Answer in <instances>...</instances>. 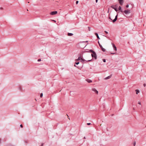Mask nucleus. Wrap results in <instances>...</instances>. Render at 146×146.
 <instances>
[{"instance_id": "nucleus-1", "label": "nucleus", "mask_w": 146, "mask_h": 146, "mask_svg": "<svg viewBox=\"0 0 146 146\" xmlns=\"http://www.w3.org/2000/svg\"><path fill=\"white\" fill-rule=\"evenodd\" d=\"M111 53L112 54H115L117 50V48L116 46H113L112 48L110 49Z\"/></svg>"}, {"instance_id": "nucleus-2", "label": "nucleus", "mask_w": 146, "mask_h": 146, "mask_svg": "<svg viewBox=\"0 0 146 146\" xmlns=\"http://www.w3.org/2000/svg\"><path fill=\"white\" fill-rule=\"evenodd\" d=\"M88 41H86L80 42L78 43V44L80 45H82V44L83 43V44L85 45L86 46L88 44Z\"/></svg>"}, {"instance_id": "nucleus-3", "label": "nucleus", "mask_w": 146, "mask_h": 146, "mask_svg": "<svg viewBox=\"0 0 146 146\" xmlns=\"http://www.w3.org/2000/svg\"><path fill=\"white\" fill-rule=\"evenodd\" d=\"M117 15H118L117 14V15L115 16V19L113 20L112 19H111L110 17H109V18L112 21L113 23H114L116 21L117 19Z\"/></svg>"}, {"instance_id": "nucleus-4", "label": "nucleus", "mask_w": 146, "mask_h": 146, "mask_svg": "<svg viewBox=\"0 0 146 146\" xmlns=\"http://www.w3.org/2000/svg\"><path fill=\"white\" fill-rule=\"evenodd\" d=\"M123 13H125L126 15H127L130 13V10H125L123 11Z\"/></svg>"}, {"instance_id": "nucleus-5", "label": "nucleus", "mask_w": 146, "mask_h": 146, "mask_svg": "<svg viewBox=\"0 0 146 146\" xmlns=\"http://www.w3.org/2000/svg\"><path fill=\"white\" fill-rule=\"evenodd\" d=\"M91 55H92V57H94L95 59H96V58H97L96 55V53L95 52H93V53H92Z\"/></svg>"}, {"instance_id": "nucleus-6", "label": "nucleus", "mask_w": 146, "mask_h": 146, "mask_svg": "<svg viewBox=\"0 0 146 146\" xmlns=\"http://www.w3.org/2000/svg\"><path fill=\"white\" fill-rule=\"evenodd\" d=\"M119 4L121 5H123V2H124V0H118Z\"/></svg>"}, {"instance_id": "nucleus-7", "label": "nucleus", "mask_w": 146, "mask_h": 146, "mask_svg": "<svg viewBox=\"0 0 146 146\" xmlns=\"http://www.w3.org/2000/svg\"><path fill=\"white\" fill-rule=\"evenodd\" d=\"M57 13V11H53L51 12L50 13V14L52 15H53L56 14Z\"/></svg>"}, {"instance_id": "nucleus-8", "label": "nucleus", "mask_w": 146, "mask_h": 146, "mask_svg": "<svg viewBox=\"0 0 146 146\" xmlns=\"http://www.w3.org/2000/svg\"><path fill=\"white\" fill-rule=\"evenodd\" d=\"M111 7L114 9L117 12V11L118 10L117 8L114 7V5H113L111 6Z\"/></svg>"}, {"instance_id": "nucleus-9", "label": "nucleus", "mask_w": 146, "mask_h": 146, "mask_svg": "<svg viewBox=\"0 0 146 146\" xmlns=\"http://www.w3.org/2000/svg\"><path fill=\"white\" fill-rule=\"evenodd\" d=\"M92 90L95 92L97 94H98V91L95 88H93L92 89Z\"/></svg>"}, {"instance_id": "nucleus-10", "label": "nucleus", "mask_w": 146, "mask_h": 146, "mask_svg": "<svg viewBox=\"0 0 146 146\" xmlns=\"http://www.w3.org/2000/svg\"><path fill=\"white\" fill-rule=\"evenodd\" d=\"M82 60L83 61H84L85 60H84L83 59H82V58H81V57H78V58L77 59V60Z\"/></svg>"}, {"instance_id": "nucleus-11", "label": "nucleus", "mask_w": 146, "mask_h": 146, "mask_svg": "<svg viewBox=\"0 0 146 146\" xmlns=\"http://www.w3.org/2000/svg\"><path fill=\"white\" fill-rule=\"evenodd\" d=\"M118 10L120 11L122 13H123V11L121 9V7L120 6H119L118 8Z\"/></svg>"}, {"instance_id": "nucleus-12", "label": "nucleus", "mask_w": 146, "mask_h": 146, "mask_svg": "<svg viewBox=\"0 0 146 146\" xmlns=\"http://www.w3.org/2000/svg\"><path fill=\"white\" fill-rule=\"evenodd\" d=\"M95 34L96 36L98 39H100V38L98 36V34L97 33H95Z\"/></svg>"}, {"instance_id": "nucleus-13", "label": "nucleus", "mask_w": 146, "mask_h": 146, "mask_svg": "<svg viewBox=\"0 0 146 146\" xmlns=\"http://www.w3.org/2000/svg\"><path fill=\"white\" fill-rule=\"evenodd\" d=\"M86 80L88 83H90L92 82V81L90 79H87Z\"/></svg>"}, {"instance_id": "nucleus-14", "label": "nucleus", "mask_w": 146, "mask_h": 146, "mask_svg": "<svg viewBox=\"0 0 146 146\" xmlns=\"http://www.w3.org/2000/svg\"><path fill=\"white\" fill-rule=\"evenodd\" d=\"M111 76L110 75V76H109L108 77L106 78H105V79L106 80L108 79H110L111 78Z\"/></svg>"}, {"instance_id": "nucleus-15", "label": "nucleus", "mask_w": 146, "mask_h": 146, "mask_svg": "<svg viewBox=\"0 0 146 146\" xmlns=\"http://www.w3.org/2000/svg\"><path fill=\"white\" fill-rule=\"evenodd\" d=\"M73 35V34L72 33H68V35L69 36H72Z\"/></svg>"}, {"instance_id": "nucleus-16", "label": "nucleus", "mask_w": 146, "mask_h": 146, "mask_svg": "<svg viewBox=\"0 0 146 146\" xmlns=\"http://www.w3.org/2000/svg\"><path fill=\"white\" fill-rule=\"evenodd\" d=\"M100 47H101V48L102 50L104 51V52H105V49L104 48H103L102 46H100Z\"/></svg>"}, {"instance_id": "nucleus-17", "label": "nucleus", "mask_w": 146, "mask_h": 146, "mask_svg": "<svg viewBox=\"0 0 146 146\" xmlns=\"http://www.w3.org/2000/svg\"><path fill=\"white\" fill-rule=\"evenodd\" d=\"M135 91L136 92V94H138V93H139V90H135Z\"/></svg>"}, {"instance_id": "nucleus-18", "label": "nucleus", "mask_w": 146, "mask_h": 146, "mask_svg": "<svg viewBox=\"0 0 146 146\" xmlns=\"http://www.w3.org/2000/svg\"><path fill=\"white\" fill-rule=\"evenodd\" d=\"M90 51L91 52H92V53H93V52H94V51H93V50H90Z\"/></svg>"}, {"instance_id": "nucleus-19", "label": "nucleus", "mask_w": 146, "mask_h": 146, "mask_svg": "<svg viewBox=\"0 0 146 146\" xmlns=\"http://www.w3.org/2000/svg\"><path fill=\"white\" fill-rule=\"evenodd\" d=\"M43 96V94L42 93H41L40 94V97L41 98Z\"/></svg>"}, {"instance_id": "nucleus-20", "label": "nucleus", "mask_w": 146, "mask_h": 146, "mask_svg": "<svg viewBox=\"0 0 146 146\" xmlns=\"http://www.w3.org/2000/svg\"><path fill=\"white\" fill-rule=\"evenodd\" d=\"M88 30L89 31H90V29H91L90 27H88Z\"/></svg>"}, {"instance_id": "nucleus-21", "label": "nucleus", "mask_w": 146, "mask_h": 146, "mask_svg": "<svg viewBox=\"0 0 146 146\" xmlns=\"http://www.w3.org/2000/svg\"><path fill=\"white\" fill-rule=\"evenodd\" d=\"M136 144V142L135 141L133 143V145L134 146H135Z\"/></svg>"}, {"instance_id": "nucleus-22", "label": "nucleus", "mask_w": 146, "mask_h": 146, "mask_svg": "<svg viewBox=\"0 0 146 146\" xmlns=\"http://www.w3.org/2000/svg\"><path fill=\"white\" fill-rule=\"evenodd\" d=\"M114 7H115L116 8H117V5H114Z\"/></svg>"}, {"instance_id": "nucleus-23", "label": "nucleus", "mask_w": 146, "mask_h": 146, "mask_svg": "<svg viewBox=\"0 0 146 146\" xmlns=\"http://www.w3.org/2000/svg\"><path fill=\"white\" fill-rule=\"evenodd\" d=\"M126 8H128L129 7V5H127L126 6Z\"/></svg>"}, {"instance_id": "nucleus-24", "label": "nucleus", "mask_w": 146, "mask_h": 146, "mask_svg": "<svg viewBox=\"0 0 146 146\" xmlns=\"http://www.w3.org/2000/svg\"><path fill=\"white\" fill-rule=\"evenodd\" d=\"M78 3V1H76V4H77Z\"/></svg>"}, {"instance_id": "nucleus-25", "label": "nucleus", "mask_w": 146, "mask_h": 146, "mask_svg": "<svg viewBox=\"0 0 146 146\" xmlns=\"http://www.w3.org/2000/svg\"><path fill=\"white\" fill-rule=\"evenodd\" d=\"M103 61L104 62H106V60L105 59H103Z\"/></svg>"}, {"instance_id": "nucleus-26", "label": "nucleus", "mask_w": 146, "mask_h": 146, "mask_svg": "<svg viewBox=\"0 0 146 146\" xmlns=\"http://www.w3.org/2000/svg\"><path fill=\"white\" fill-rule=\"evenodd\" d=\"M91 124V123H87V125H90Z\"/></svg>"}, {"instance_id": "nucleus-27", "label": "nucleus", "mask_w": 146, "mask_h": 146, "mask_svg": "<svg viewBox=\"0 0 146 146\" xmlns=\"http://www.w3.org/2000/svg\"><path fill=\"white\" fill-rule=\"evenodd\" d=\"M104 32H105L106 33V34H107L108 33V32L107 31H104Z\"/></svg>"}, {"instance_id": "nucleus-28", "label": "nucleus", "mask_w": 146, "mask_h": 146, "mask_svg": "<svg viewBox=\"0 0 146 146\" xmlns=\"http://www.w3.org/2000/svg\"><path fill=\"white\" fill-rule=\"evenodd\" d=\"M143 85L144 87H145L146 86V84H143Z\"/></svg>"}, {"instance_id": "nucleus-29", "label": "nucleus", "mask_w": 146, "mask_h": 146, "mask_svg": "<svg viewBox=\"0 0 146 146\" xmlns=\"http://www.w3.org/2000/svg\"><path fill=\"white\" fill-rule=\"evenodd\" d=\"M138 104L140 105H141V102H138Z\"/></svg>"}, {"instance_id": "nucleus-30", "label": "nucleus", "mask_w": 146, "mask_h": 146, "mask_svg": "<svg viewBox=\"0 0 146 146\" xmlns=\"http://www.w3.org/2000/svg\"><path fill=\"white\" fill-rule=\"evenodd\" d=\"M41 61V59H38V62L40 61Z\"/></svg>"}, {"instance_id": "nucleus-31", "label": "nucleus", "mask_w": 146, "mask_h": 146, "mask_svg": "<svg viewBox=\"0 0 146 146\" xmlns=\"http://www.w3.org/2000/svg\"><path fill=\"white\" fill-rule=\"evenodd\" d=\"M79 63V62H77L76 63L77 65H78Z\"/></svg>"}, {"instance_id": "nucleus-32", "label": "nucleus", "mask_w": 146, "mask_h": 146, "mask_svg": "<svg viewBox=\"0 0 146 146\" xmlns=\"http://www.w3.org/2000/svg\"><path fill=\"white\" fill-rule=\"evenodd\" d=\"M111 44L112 45V46H115V44H114L113 43H111Z\"/></svg>"}, {"instance_id": "nucleus-33", "label": "nucleus", "mask_w": 146, "mask_h": 146, "mask_svg": "<svg viewBox=\"0 0 146 146\" xmlns=\"http://www.w3.org/2000/svg\"><path fill=\"white\" fill-rule=\"evenodd\" d=\"M20 127H23V126L22 125V124L21 125H20Z\"/></svg>"}, {"instance_id": "nucleus-34", "label": "nucleus", "mask_w": 146, "mask_h": 146, "mask_svg": "<svg viewBox=\"0 0 146 146\" xmlns=\"http://www.w3.org/2000/svg\"><path fill=\"white\" fill-rule=\"evenodd\" d=\"M0 9L1 10H2V9H3V8L2 7H0Z\"/></svg>"}, {"instance_id": "nucleus-35", "label": "nucleus", "mask_w": 146, "mask_h": 146, "mask_svg": "<svg viewBox=\"0 0 146 146\" xmlns=\"http://www.w3.org/2000/svg\"><path fill=\"white\" fill-rule=\"evenodd\" d=\"M98 42V43H99V46H101V45L100 44V43H99V42Z\"/></svg>"}, {"instance_id": "nucleus-36", "label": "nucleus", "mask_w": 146, "mask_h": 146, "mask_svg": "<svg viewBox=\"0 0 146 146\" xmlns=\"http://www.w3.org/2000/svg\"><path fill=\"white\" fill-rule=\"evenodd\" d=\"M98 0H96V3H97Z\"/></svg>"}, {"instance_id": "nucleus-37", "label": "nucleus", "mask_w": 146, "mask_h": 146, "mask_svg": "<svg viewBox=\"0 0 146 146\" xmlns=\"http://www.w3.org/2000/svg\"><path fill=\"white\" fill-rule=\"evenodd\" d=\"M35 100L36 101V99H35Z\"/></svg>"}, {"instance_id": "nucleus-38", "label": "nucleus", "mask_w": 146, "mask_h": 146, "mask_svg": "<svg viewBox=\"0 0 146 146\" xmlns=\"http://www.w3.org/2000/svg\"><path fill=\"white\" fill-rule=\"evenodd\" d=\"M43 144H42V145L41 146H43Z\"/></svg>"}, {"instance_id": "nucleus-39", "label": "nucleus", "mask_w": 146, "mask_h": 146, "mask_svg": "<svg viewBox=\"0 0 146 146\" xmlns=\"http://www.w3.org/2000/svg\"><path fill=\"white\" fill-rule=\"evenodd\" d=\"M88 61H90V60H88Z\"/></svg>"}, {"instance_id": "nucleus-40", "label": "nucleus", "mask_w": 146, "mask_h": 146, "mask_svg": "<svg viewBox=\"0 0 146 146\" xmlns=\"http://www.w3.org/2000/svg\"><path fill=\"white\" fill-rule=\"evenodd\" d=\"M74 66H76L75 65H74Z\"/></svg>"}]
</instances>
